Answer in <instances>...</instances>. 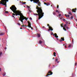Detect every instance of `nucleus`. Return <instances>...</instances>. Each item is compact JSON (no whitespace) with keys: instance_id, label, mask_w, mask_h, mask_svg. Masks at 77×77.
Returning <instances> with one entry per match:
<instances>
[{"instance_id":"nucleus-1","label":"nucleus","mask_w":77,"mask_h":77,"mask_svg":"<svg viewBox=\"0 0 77 77\" xmlns=\"http://www.w3.org/2000/svg\"><path fill=\"white\" fill-rule=\"evenodd\" d=\"M10 9L13 12V13L15 14V15L16 16L17 15H20V21L22 22V23H23V20H25L27 21V19L29 18H26L24 17L22 13H21L19 11H17V8L14 5H13L11 7H10Z\"/></svg>"},{"instance_id":"nucleus-2","label":"nucleus","mask_w":77,"mask_h":77,"mask_svg":"<svg viewBox=\"0 0 77 77\" xmlns=\"http://www.w3.org/2000/svg\"><path fill=\"white\" fill-rule=\"evenodd\" d=\"M36 9L37 10L36 11L38 13L37 14H34V15H38V20H40L41 18H42L43 16H44V13L43 12L41 8H39L38 6H37L36 8Z\"/></svg>"},{"instance_id":"nucleus-3","label":"nucleus","mask_w":77,"mask_h":77,"mask_svg":"<svg viewBox=\"0 0 77 77\" xmlns=\"http://www.w3.org/2000/svg\"><path fill=\"white\" fill-rule=\"evenodd\" d=\"M9 0H1V2L0 1V4H2L3 5H6L7 2H8Z\"/></svg>"},{"instance_id":"nucleus-4","label":"nucleus","mask_w":77,"mask_h":77,"mask_svg":"<svg viewBox=\"0 0 77 77\" xmlns=\"http://www.w3.org/2000/svg\"><path fill=\"white\" fill-rule=\"evenodd\" d=\"M39 0H34L33 2V3H37L38 5V6L41 7V2H39Z\"/></svg>"},{"instance_id":"nucleus-5","label":"nucleus","mask_w":77,"mask_h":77,"mask_svg":"<svg viewBox=\"0 0 77 77\" xmlns=\"http://www.w3.org/2000/svg\"><path fill=\"white\" fill-rule=\"evenodd\" d=\"M53 74V72H51V70H50L48 72L47 75L46 76V77L48 76V75H52Z\"/></svg>"},{"instance_id":"nucleus-6","label":"nucleus","mask_w":77,"mask_h":77,"mask_svg":"<svg viewBox=\"0 0 77 77\" xmlns=\"http://www.w3.org/2000/svg\"><path fill=\"white\" fill-rule=\"evenodd\" d=\"M77 9L76 8H75L73 9L72 10V12H75V13L76 11H75V10H76Z\"/></svg>"},{"instance_id":"nucleus-7","label":"nucleus","mask_w":77,"mask_h":77,"mask_svg":"<svg viewBox=\"0 0 77 77\" xmlns=\"http://www.w3.org/2000/svg\"><path fill=\"white\" fill-rule=\"evenodd\" d=\"M49 29L50 30H51V31L53 30V28H52V27L50 26H49Z\"/></svg>"},{"instance_id":"nucleus-8","label":"nucleus","mask_w":77,"mask_h":77,"mask_svg":"<svg viewBox=\"0 0 77 77\" xmlns=\"http://www.w3.org/2000/svg\"><path fill=\"white\" fill-rule=\"evenodd\" d=\"M73 45H72V44H70L69 45V48H71V47H73Z\"/></svg>"},{"instance_id":"nucleus-9","label":"nucleus","mask_w":77,"mask_h":77,"mask_svg":"<svg viewBox=\"0 0 77 77\" xmlns=\"http://www.w3.org/2000/svg\"><path fill=\"white\" fill-rule=\"evenodd\" d=\"M5 34V32H1L0 33V36H2L3 35H4Z\"/></svg>"},{"instance_id":"nucleus-10","label":"nucleus","mask_w":77,"mask_h":77,"mask_svg":"<svg viewBox=\"0 0 77 77\" xmlns=\"http://www.w3.org/2000/svg\"><path fill=\"white\" fill-rule=\"evenodd\" d=\"M28 27H29V28H32V26H31V23H30L28 24Z\"/></svg>"},{"instance_id":"nucleus-11","label":"nucleus","mask_w":77,"mask_h":77,"mask_svg":"<svg viewBox=\"0 0 77 77\" xmlns=\"http://www.w3.org/2000/svg\"><path fill=\"white\" fill-rule=\"evenodd\" d=\"M54 35L55 36V37L56 38H58V36L57 35V34H56V33H55L54 34Z\"/></svg>"},{"instance_id":"nucleus-12","label":"nucleus","mask_w":77,"mask_h":77,"mask_svg":"<svg viewBox=\"0 0 77 77\" xmlns=\"http://www.w3.org/2000/svg\"><path fill=\"white\" fill-rule=\"evenodd\" d=\"M13 15L12 16V17H13V18H15V14L14 13L12 14Z\"/></svg>"},{"instance_id":"nucleus-13","label":"nucleus","mask_w":77,"mask_h":77,"mask_svg":"<svg viewBox=\"0 0 77 77\" xmlns=\"http://www.w3.org/2000/svg\"><path fill=\"white\" fill-rule=\"evenodd\" d=\"M44 4H45V5H47V6H49V5H50V4H49V3H48V4H47V3H46L45 2H44Z\"/></svg>"},{"instance_id":"nucleus-14","label":"nucleus","mask_w":77,"mask_h":77,"mask_svg":"<svg viewBox=\"0 0 77 77\" xmlns=\"http://www.w3.org/2000/svg\"><path fill=\"white\" fill-rule=\"evenodd\" d=\"M65 16L66 17H70V16H69V15H66V14H65Z\"/></svg>"},{"instance_id":"nucleus-15","label":"nucleus","mask_w":77,"mask_h":77,"mask_svg":"<svg viewBox=\"0 0 77 77\" xmlns=\"http://www.w3.org/2000/svg\"><path fill=\"white\" fill-rule=\"evenodd\" d=\"M53 15H56V13L54 12H53Z\"/></svg>"},{"instance_id":"nucleus-16","label":"nucleus","mask_w":77,"mask_h":77,"mask_svg":"<svg viewBox=\"0 0 77 77\" xmlns=\"http://www.w3.org/2000/svg\"><path fill=\"white\" fill-rule=\"evenodd\" d=\"M38 38H40V34H38Z\"/></svg>"},{"instance_id":"nucleus-17","label":"nucleus","mask_w":77,"mask_h":77,"mask_svg":"<svg viewBox=\"0 0 77 77\" xmlns=\"http://www.w3.org/2000/svg\"><path fill=\"white\" fill-rule=\"evenodd\" d=\"M63 29L65 31H66V28H64V27H63Z\"/></svg>"},{"instance_id":"nucleus-18","label":"nucleus","mask_w":77,"mask_h":77,"mask_svg":"<svg viewBox=\"0 0 77 77\" xmlns=\"http://www.w3.org/2000/svg\"><path fill=\"white\" fill-rule=\"evenodd\" d=\"M39 44H42V41L41 40H40L39 42Z\"/></svg>"},{"instance_id":"nucleus-19","label":"nucleus","mask_w":77,"mask_h":77,"mask_svg":"<svg viewBox=\"0 0 77 77\" xmlns=\"http://www.w3.org/2000/svg\"><path fill=\"white\" fill-rule=\"evenodd\" d=\"M69 15H72V13L70 12L69 13Z\"/></svg>"},{"instance_id":"nucleus-20","label":"nucleus","mask_w":77,"mask_h":77,"mask_svg":"<svg viewBox=\"0 0 77 77\" xmlns=\"http://www.w3.org/2000/svg\"><path fill=\"white\" fill-rule=\"evenodd\" d=\"M61 27H63V23H62L61 24Z\"/></svg>"},{"instance_id":"nucleus-21","label":"nucleus","mask_w":77,"mask_h":77,"mask_svg":"<svg viewBox=\"0 0 77 77\" xmlns=\"http://www.w3.org/2000/svg\"><path fill=\"white\" fill-rule=\"evenodd\" d=\"M54 54V56L56 57V53H55V52H54L53 53Z\"/></svg>"},{"instance_id":"nucleus-22","label":"nucleus","mask_w":77,"mask_h":77,"mask_svg":"<svg viewBox=\"0 0 77 77\" xmlns=\"http://www.w3.org/2000/svg\"><path fill=\"white\" fill-rule=\"evenodd\" d=\"M22 2L23 3V5H24V4H26V2Z\"/></svg>"},{"instance_id":"nucleus-23","label":"nucleus","mask_w":77,"mask_h":77,"mask_svg":"<svg viewBox=\"0 0 77 77\" xmlns=\"http://www.w3.org/2000/svg\"><path fill=\"white\" fill-rule=\"evenodd\" d=\"M61 39H62L63 41H64V38H61Z\"/></svg>"},{"instance_id":"nucleus-24","label":"nucleus","mask_w":77,"mask_h":77,"mask_svg":"<svg viewBox=\"0 0 77 77\" xmlns=\"http://www.w3.org/2000/svg\"><path fill=\"white\" fill-rule=\"evenodd\" d=\"M2 75H3V76H5V75H6V74H5V73H4Z\"/></svg>"},{"instance_id":"nucleus-25","label":"nucleus","mask_w":77,"mask_h":77,"mask_svg":"<svg viewBox=\"0 0 77 77\" xmlns=\"http://www.w3.org/2000/svg\"><path fill=\"white\" fill-rule=\"evenodd\" d=\"M3 54V53L2 52H0V56Z\"/></svg>"},{"instance_id":"nucleus-26","label":"nucleus","mask_w":77,"mask_h":77,"mask_svg":"<svg viewBox=\"0 0 77 77\" xmlns=\"http://www.w3.org/2000/svg\"><path fill=\"white\" fill-rule=\"evenodd\" d=\"M5 13H6L7 14H8V13H9V12H8V11H5Z\"/></svg>"},{"instance_id":"nucleus-27","label":"nucleus","mask_w":77,"mask_h":77,"mask_svg":"<svg viewBox=\"0 0 77 77\" xmlns=\"http://www.w3.org/2000/svg\"><path fill=\"white\" fill-rule=\"evenodd\" d=\"M27 7L28 8H30V7L28 5H27Z\"/></svg>"},{"instance_id":"nucleus-28","label":"nucleus","mask_w":77,"mask_h":77,"mask_svg":"<svg viewBox=\"0 0 77 77\" xmlns=\"http://www.w3.org/2000/svg\"><path fill=\"white\" fill-rule=\"evenodd\" d=\"M63 20L64 21H66V20H65V19H63Z\"/></svg>"},{"instance_id":"nucleus-29","label":"nucleus","mask_w":77,"mask_h":77,"mask_svg":"<svg viewBox=\"0 0 77 77\" xmlns=\"http://www.w3.org/2000/svg\"><path fill=\"white\" fill-rule=\"evenodd\" d=\"M21 26L24 27H25V26H24V25H23L22 26Z\"/></svg>"},{"instance_id":"nucleus-30","label":"nucleus","mask_w":77,"mask_h":77,"mask_svg":"<svg viewBox=\"0 0 77 77\" xmlns=\"http://www.w3.org/2000/svg\"><path fill=\"white\" fill-rule=\"evenodd\" d=\"M62 40L61 39V40H59V41L60 42H62Z\"/></svg>"},{"instance_id":"nucleus-31","label":"nucleus","mask_w":77,"mask_h":77,"mask_svg":"<svg viewBox=\"0 0 77 77\" xmlns=\"http://www.w3.org/2000/svg\"><path fill=\"white\" fill-rule=\"evenodd\" d=\"M30 2H33L35 0H30Z\"/></svg>"},{"instance_id":"nucleus-32","label":"nucleus","mask_w":77,"mask_h":77,"mask_svg":"<svg viewBox=\"0 0 77 77\" xmlns=\"http://www.w3.org/2000/svg\"><path fill=\"white\" fill-rule=\"evenodd\" d=\"M17 24L19 26H20V25H21V24H20V23H18Z\"/></svg>"},{"instance_id":"nucleus-33","label":"nucleus","mask_w":77,"mask_h":77,"mask_svg":"<svg viewBox=\"0 0 77 77\" xmlns=\"http://www.w3.org/2000/svg\"><path fill=\"white\" fill-rule=\"evenodd\" d=\"M29 19H30V20H32V17H30V18H29Z\"/></svg>"},{"instance_id":"nucleus-34","label":"nucleus","mask_w":77,"mask_h":77,"mask_svg":"<svg viewBox=\"0 0 77 77\" xmlns=\"http://www.w3.org/2000/svg\"><path fill=\"white\" fill-rule=\"evenodd\" d=\"M66 24H65L64 25V27H66Z\"/></svg>"},{"instance_id":"nucleus-35","label":"nucleus","mask_w":77,"mask_h":77,"mask_svg":"<svg viewBox=\"0 0 77 77\" xmlns=\"http://www.w3.org/2000/svg\"><path fill=\"white\" fill-rule=\"evenodd\" d=\"M27 23H28V24H30V23L29 21H27Z\"/></svg>"},{"instance_id":"nucleus-36","label":"nucleus","mask_w":77,"mask_h":77,"mask_svg":"<svg viewBox=\"0 0 77 77\" xmlns=\"http://www.w3.org/2000/svg\"><path fill=\"white\" fill-rule=\"evenodd\" d=\"M61 15H62L61 14H59V17H60V16H61Z\"/></svg>"},{"instance_id":"nucleus-37","label":"nucleus","mask_w":77,"mask_h":77,"mask_svg":"<svg viewBox=\"0 0 77 77\" xmlns=\"http://www.w3.org/2000/svg\"><path fill=\"white\" fill-rule=\"evenodd\" d=\"M57 60H57V59H56L55 61H56V62H57Z\"/></svg>"},{"instance_id":"nucleus-38","label":"nucleus","mask_w":77,"mask_h":77,"mask_svg":"<svg viewBox=\"0 0 77 77\" xmlns=\"http://www.w3.org/2000/svg\"><path fill=\"white\" fill-rule=\"evenodd\" d=\"M57 8H59V5H57Z\"/></svg>"},{"instance_id":"nucleus-39","label":"nucleus","mask_w":77,"mask_h":77,"mask_svg":"<svg viewBox=\"0 0 77 77\" xmlns=\"http://www.w3.org/2000/svg\"><path fill=\"white\" fill-rule=\"evenodd\" d=\"M47 26H49V27L50 26L49 24H48Z\"/></svg>"},{"instance_id":"nucleus-40","label":"nucleus","mask_w":77,"mask_h":77,"mask_svg":"<svg viewBox=\"0 0 77 77\" xmlns=\"http://www.w3.org/2000/svg\"><path fill=\"white\" fill-rule=\"evenodd\" d=\"M31 28L32 30H33V28H32V27H31V28Z\"/></svg>"},{"instance_id":"nucleus-41","label":"nucleus","mask_w":77,"mask_h":77,"mask_svg":"<svg viewBox=\"0 0 77 77\" xmlns=\"http://www.w3.org/2000/svg\"><path fill=\"white\" fill-rule=\"evenodd\" d=\"M56 12H58V10H57L56 11Z\"/></svg>"},{"instance_id":"nucleus-42","label":"nucleus","mask_w":77,"mask_h":77,"mask_svg":"<svg viewBox=\"0 0 77 77\" xmlns=\"http://www.w3.org/2000/svg\"><path fill=\"white\" fill-rule=\"evenodd\" d=\"M51 66V65L49 64V67H50V66Z\"/></svg>"},{"instance_id":"nucleus-43","label":"nucleus","mask_w":77,"mask_h":77,"mask_svg":"<svg viewBox=\"0 0 77 77\" xmlns=\"http://www.w3.org/2000/svg\"><path fill=\"white\" fill-rule=\"evenodd\" d=\"M2 70V69L1 68H0V71H1Z\"/></svg>"},{"instance_id":"nucleus-44","label":"nucleus","mask_w":77,"mask_h":77,"mask_svg":"<svg viewBox=\"0 0 77 77\" xmlns=\"http://www.w3.org/2000/svg\"><path fill=\"white\" fill-rule=\"evenodd\" d=\"M65 48H66V45H65Z\"/></svg>"},{"instance_id":"nucleus-45","label":"nucleus","mask_w":77,"mask_h":77,"mask_svg":"<svg viewBox=\"0 0 77 77\" xmlns=\"http://www.w3.org/2000/svg\"><path fill=\"white\" fill-rule=\"evenodd\" d=\"M66 29H69V28L66 27Z\"/></svg>"},{"instance_id":"nucleus-46","label":"nucleus","mask_w":77,"mask_h":77,"mask_svg":"<svg viewBox=\"0 0 77 77\" xmlns=\"http://www.w3.org/2000/svg\"><path fill=\"white\" fill-rule=\"evenodd\" d=\"M28 26H26V25L25 26V27H27Z\"/></svg>"},{"instance_id":"nucleus-47","label":"nucleus","mask_w":77,"mask_h":77,"mask_svg":"<svg viewBox=\"0 0 77 77\" xmlns=\"http://www.w3.org/2000/svg\"><path fill=\"white\" fill-rule=\"evenodd\" d=\"M20 29H23V28H20Z\"/></svg>"},{"instance_id":"nucleus-48","label":"nucleus","mask_w":77,"mask_h":77,"mask_svg":"<svg viewBox=\"0 0 77 77\" xmlns=\"http://www.w3.org/2000/svg\"><path fill=\"white\" fill-rule=\"evenodd\" d=\"M77 65V63H75V65Z\"/></svg>"},{"instance_id":"nucleus-49","label":"nucleus","mask_w":77,"mask_h":77,"mask_svg":"<svg viewBox=\"0 0 77 77\" xmlns=\"http://www.w3.org/2000/svg\"><path fill=\"white\" fill-rule=\"evenodd\" d=\"M71 18H73V17H72V16Z\"/></svg>"},{"instance_id":"nucleus-50","label":"nucleus","mask_w":77,"mask_h":77,"mask_svg":"<svg viewBox=\"0 0 77 77\" xmlns=\"http://www.w3.org/2000/svg\"><path fill=\"white\" fill-rule=\"evenodd\" d=\"M59 61H57V63H59Z\"/></svg>"},{"instance_id":"nucleus-51","label":"nucleus","mask_w":77,"mask_h":77,"mask_svg":"<svg viewBox=\"0 0 77 77\" xmlns=\"http://www.w3.org/2000/svg\"><path fill=\"white\" fill-rule=\"evenodd\" d=\"M29 12H31V11H30V10H29Z\"/></svg>"},{"instance_id":"nucleus-52","label":"nucleus","mask_w":77,"mask_h":77,"mask_svg":"<svg viewBox=\"0 0 77 77\" xmlns=\"http://www.w3.org/2000/svg\"><path fill=\"white\" fill-rule=\"evenodd\" d=\"M50 29H49L48 30V31H50Z\"/></svg>"},{"instance_id":"nucleus-53","label":"nucleus","mask_w":77,"mask_h":77,"mask_svg":"<svg viewBox=\"0 0 77 77\" xmlns=\"http://www.w3.org/2000/svg\"><path fill=\"white\" fill-rule=\"evenodd\" d=\"M43 28H44V27H45V26H43Z\"/></svg>"},{"instance_id":"nucleus-54","label":"nucleus","mask_w":77,"mask_h":77,"mask_svg":"<svg viewBox=\"0 0 77 77\" xmlns=\"http://www.w3.org/2000/svg\"><path fill=\"white\" fill-rule=\"evenodd\" d=\"M20 3H21V1H20Z\"/></svg>"},{"instance_id":"nucleus-55","label":"nucleus","mask_w":77,"mask_h":77,"mask_svg":"<svg viewBox=\"0 0 77 77\" xmlns=\"http://www.w3.org/2000/svg\"><path fill=\"white\" fill-rule=\"evenodd\" d=\"M63 45L64 46V45H65V44Z\"/></svg>"},{"instance_id":"nucleus-56","label":"nucleus","mask_w":77,"mask_h":77,"mask_svg":"<svg viewBox=\"0 0 77 77\" xmlns=\"http://www.w3.org/2000/svg\"><path fill=\"white\" fill-rule=\"evenodd\" d=\"M37 21H38V20H37Z\"/></svg>"},{"instance_id":"nucleus-57","label":"nucleus","mask_w":77,"mask_h":77,"mask_svg":"<svg viewBox=\"0 0 77 77\" xmlns=\"http://www.w3.org/2000/svg\"><path fill=\"white\" fill-rule=\"evenodd\" d=\"M72 42H73V40H72Z\"/></svg>"},{"instance_id":"nucleus-58","label":"nucleus","mask_w":77,"mask_h":77,"mask_svg":"<svg viewBox=\"0 0 77 77\" xmlns=\"http://www.w3.org/2000/svg\"><path fill=\"white\" fill-rule=\"evenodd\" d=\"M6 6H7L6 5V6H5V7H6Z\"/></svg>"},{"instance_id":"nucleus-59","label":"nucleus","mask_w":77,"mask_h":77,"mask_svg":"<svg viewBox=\"0 0 77 77\" xmlns=\"http://www.w3.org/2000/svg\"><path fill=\"white\" fill-rule=\"evenodd\" d=\"M5 48H6V47H5Z\"/></svg>"},{"instance_id":"nucleus-60","label":"nucleus","mask_w":77,"mask_h":77,"mask_svg":"<svg viewBox=\"0 0 77 77\" xmlns=\"http://www.w3.org/2000/svg\"><path fill=\"white\" fill-rule=\"evenodd\" d=\"M57 40H58V38H57Z\"/></svg>"},{"instance_id":"nucleus-61","label":"nucleus","mask_w":77,"mask_h":77,"mask_svg":"<svg viewBox=\"0 0 77 77\" xmlns=\"http://www.w3.org/2000/svg\"><path fill=\"white\" fill-rule=\"evenodd\" d=\"M5 50H6V48H5Z\"/></svg>"},{"instance_id":"nucleus-62","label":"nucleus","mask_w":77,"mask_h":77,"mask_svg":"<svg viewBox=\"0 0 77 77\" xmlns=\"http://www.w3.org/2000/svg\"><path fill=\"white\" fill-rule=\"evenodd\" d=\"M51 6H52V5H51Z\"/></svg>"},{"instance_id":"nucleus-63","label":"nucleus","mask_w":77,"mask_h":77,"mask_svg":"<svg viewBox=\"0 0 77 77\" xmlns=\"http://www.w3.org/2000/svg\"><path fill=\"white\" fill-rule=\"evenodd\" d=\"M69 24H70V23H69Z\"/></svg>"},{"instance_id":"nucleus-64","label":"nucleus","mask_w":77,"mask_h":77,"mask_svg":"<svg viewBox=\"0 0 77 77\" xmlns=\"http://www.w3.org/2000/svg\"><path fill=\"white\" fill-rule=\"evenodd\" d=\"M53 59H54V58H53Z\"/></svg>"}]
</instances>
